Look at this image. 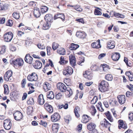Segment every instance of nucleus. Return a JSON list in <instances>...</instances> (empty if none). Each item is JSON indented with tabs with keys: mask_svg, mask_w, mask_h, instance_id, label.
I'll use <instances>...</instances> for the list:
<instances>
[{
	"mask_svg": "<svg viewBox=\"0 0 133 133\" xmlns=\"http://www.w3.org/2000/svg\"><path fill=\"white\" fill-rule=\"evenodd\" d=\"M44 107L46 110L50 113H52L53 111L52 106L50 105L48 103H46L44 105Z\"/></svg>",
	"mask_w": 133,
	"mask_h": 133,
	"instance_id": "obj_12",
	"label": "nucleus"
},
{
	"mask_svg": "<svg viewBox=\"0 0 133 133\" xmlns=\"http://www.w3.org/2000/svg\"><path fill=\"white\" fill-rule=\"evenodd\" d=\"M105 125H103L102 126L106 128H108V129L110 130V127L111 124L107 121L106 123H105Z\"/></svg>",
	"mask_w": 133,
	"mask_h": 133,
	"instance_id": "obj_51",
	"label": "nucleus"
},
{
	"mask_svg": "<svg viewBox=\"0 0 133 133\" xmlns=\"http://www.w3.org/2000/svg\"><path fill=\"white\" fill-rule=\"evenodd\" d=\"M60 119L59 115L57 113H55L51 117V119L53 122H55L59 120Z\"/></svg>",
	"mask_w": 133,
	"mask_h": 133,
	"instance_id": "obj_9",
	"label": "nucleus"
},
{
	"mask_svg": "<svg viewBox=\"0 0 133 133\" xmlns=\"http://www.w3.org/2000/svg\"><path fill=\"white\" fill-rule=\"evenodd\" d=\"M27 96V94L26 93H24L23 95L22 98V100H24L26 99Z\"/></svg>",
	"mask_w": 133,
	"mask_h": 133,
	"instance_id": "obj_63",
	"label": "nucleus"
},
{
	"mask_svg": "<svg viewBox=\"0 0 133 133\" xmlns=\"http://www.w3.org/2000/svg\"><path fill=\"white\" fill-rule=\"evenodd\" d=\"M128 118L130 120H132L133 119V113H131L129 114Z\"/></svg>",
	"mask_w": 133,
	"mask_h": 133,
	"instance_id": "obj_62",
	"label": "nucleus"
},
{
	"mask_svg": "<svg viewBox=\"0 0 133 133\" xmlns=\"http://www.w3.org/2000/svg\"><path fill=\"white\" fill-rule=\"evenodd\" d=\"M34 16L36 17H38L41 15L40 9H34Z\"/></svg>",
	"mask_w": 133,
	"mask_h": 133,
	"instance_id": "obj_27",
	"label": "nucleus"
},
{
	"mask_svg": "<svg viewBox=\"0 0 133 133\" xmlns=\"http://www.w3.org/2000/svg\"><path fill=\"white\" fill-rule=\"evenodd\" d=\"M59 124L57 123H54L53 124L52 128L54 132L56 133L58 131L59 128Z\"/></svg>",
	"mask_w": 133,
	"mask_h": 133,
	"instance_id": "obj_24",
	"label": "nucleus"
},
{
	"mask_svg": "<svg viewBox=\"0 0 133 133\" xmlns=\"http://www.w3.org/2000/svg\"><path fill=\"white\" fill-rule=\"evenodd\" d=\"M73 71V69L71 67L67 66L65 68V69L63 71V73L64 75L68 76L71 75Z\"/></svg>",
	"mask_w": 133,
	"mask_h": 133,
	"instance_id": "obj_3",
	"label": "nucleus"
},
{
	"mask_svg": "<svg viewBox=\"0 0 133 133\" xmlns=\"http://www.w3.org/2000/svg\"><path fill=\"white\" fill-rule=\"evenodd\" d=\"M84 76L89 79H91L92 78V74L88 71H86L84 74Z\"/></svg>",
	"mask_w": 133,
	"mask_h": 133,
	"instance_id": "obj_19",
	"label": "nucleus"
},
{
	"mask_svg": "<svg viewBox=\"0 0 133 133\" xmlns=\"http://www.w3.org/2000/svg\"><path fill=\"white\" fill-rule=\"evenodd\" d=\"M33 59L32 57L30 56L29 54H26L24 58L25 61L27 63L30 64H31L32 63Z\"/></svg>",
	"mask_w": 133,
	"mask_h": 133,
	"instance_id": "obj_13",
	"label": "nucleus"
},
{
	"mask_svg": "<svg viewBox=\"0 0 133 133\" xmlns=\"http://www.w3.org/2000/svg\"><path fill=\"white\" fill-rule=\"evenodd\" d=\"M13 17L16 19H18L19 18V15L17 13H14L12 14Z\"/></svg>",
	"mask_w": 133,
	"mask_h": 133,
	"instance_id": "obj_52",
	"label": "nucleus"
},
{
	"mask_svg": "<svg viewBox=\"0 0 133 133\" xmlns=\"http://www.w3.org/2000/svg\"><path fill=\"white\" fill-rule=\"evenodd\" d=\"M4 93L6 94H8L9 90L8 89V86L7 85L5 84L4 86Z\"/></svg>",
	"mask_w": 133,
	"mask_h": 133,
	"instance_id": "obj_40",
	"label": "nucleus"
},
{
	"mask_svg": "<svg viewBox=\"0 0 133 133\" xmlns=\"http://www.w3.org/2000/svg\"><path fill=\"white\" fill-rule=\"evenodd\" d=\"M98 99L96 96H94L91 100V103L92 104H95L97 101Z\"/></svg>",
	"mask_w": 133,
	"mask_h": 133,
	"instance_id": "obj_45",
	"label": "nucleus"
},
{
	"mask_svg": "<svg viewBox=\"0 0 133 133\" xmlns=\"http://www.w3.org/2000/svg\"><path fill=\"white\" fill-rule=\"evenodd\" d=\"M47 97L50 99H52L54 97V94L52 91H50L47 92Z\"/></svg>",
	"mask_w": 133,
	"mask_h": 133,
	"instance_id": "obj_32",
	"label": "nucleus"
},
{
	"mask_svg": "<svg viewBox=\"0 0 133 133\" xmlns=\"http://www.w3.org/2000/svg\"><path fill=\"white\" fill-rule=\"evenodd\" d=\"M91 46L94 48H101V46L100 44L99 40H98L96 42L92 43Z\"/></svg>",
	"mask_w": 133,
	"mask_h": 133,
	"instance_id": "obj_23",
	"label": "nucleus"
},
{
	"mask_svg": "<svg viewBox=\"0 0 133 133\" xmlns=\"http://www.w3.org/2000/svg\"><path fill=\"white\" fill-rule=\"evenodd\" d=\"M52 15L49 14H46L44 17V19L45 20L48 22H51L52 19Z\"/></svg>",
	"mask_w": 133,
	"mask_h": 133,
	"instance_id": "obj_28",
	"label": "nucleus"
},
{
	"mask_svg": "<svg viewBox=\"0 0 133 133\" xmlns=\"http://www.w3.org/2000/svg\"><path fill=\"white\" fill-rule=\"evenodd\" d=\"M40 125H42L44 127H46L47 125V123L46 122L43 121H41L40 123Z\"/></svg>",
	"mask_w": 133,
	"mask_h": 133,
	"instance_id": "obj_58",
	"label": "nucleus"
},
{
	"mask_svg": "<svg viewBox=\"0 0 133 133\" xmlns=\"http://www.w3.org/2000/svg\"><path fill=\"white\" fill-rule=\"evenodd\" d=\"M43 88L45 91L46 92L51 89V85L49 83L45 82L43 84Z\"/></svg>",
	"mask_w": 133,
	"mask_h": 133,
	"instance_id": "obj_20",
	"label": "nucleus"
},
{
	"mask_svg": "<svg viewBox=\"0 0 133 133\" xmlns=\"http://www.w3.org/2000/svg\"><path fill=\"white\" fill-rule=\"evenodd\" d=\"M38 78L37 75L35 72L32 73L31 75H29L27 77L28 80L30 81H36Z\"/></svg>",
	"mask_w": 133,
	"mask_h": 133,
	"instance_id": "obj_5",
	"label": "nucleus"
},
{
	"mask_svg": "<svg viewBox=\"0 0 133 133\" xmlns=\"http://www.w3.org/2000/svg\"><path fill=\"white\" fill-rule=\"evenodd\" d=\"M69 57L70 63L72 66H73L76 65V60L74 56L72 55H70Z\"/></svg>",
	"mask_w": 133,
	"mask_h": 133,
	"instance_id": "obj_10",
	"label": "nucleus"
},
{
	"mask_svg": "<svg viewBox=\"0 0 133 133\" xmlns=\"http://www.w3.org/2000/svg\"><path fill=\"white\" fill-rule=\"evenodd\" d=\"M15 119L17 121L20 120L23 118V115L22 113L19 111H17L14 114Z\"/></svg>",
	"mask_w": 133,
	"mask_h": 133,
	"instance_id": "obj_6",
	"label": "nucleus"
},
{
	"mask_svg": "<svg viewBox=\"0 0 133 133\" xmlns=\"http://www.w3.org/2000/svg\"><path fill=\"white\" fill-rule=\"evenodd\" d=\"M82 124H80L78 126L77 130L79 132H81L82 129Z\"/></svg>",
	"mask_w": 133,
	"mask_h": 133,
	"instance_id": "obj_64",
	"label": "nucleus"
},
{
	"mask_svg": "<svg viewBox=\"0 0 133 133\" xmlns=\"http://www.w3.org/2000/svg\"><path fill=\"white\" fill-rule=\"evenodd\" d=\"M33 110L32 108L29 106L28 107L27 109V114L29 115L32 113Z\"/></svg>",
	"mask_w": 133,
	"mask_h": 133,
	"instance_id": "obj_43",
	"label": "nucleus"
},
{
	"mask_svg": "<svg viewBox=\"0 0 133 133\" xmlns=\"http://www.w3.org/2000/svg\"><path fill=\"white\" fill-rule=\"evenodd\" d=\"M26 80L25 79H23L22 81L21 84L22 86L23 87H25V84L26 83Z\"/></svg>",
	"mask_w": 133,
	"mask_h": 133,
	"instance_id": "obj_60",
	"label": "nucleus"
},
{
	"mask_svg": "<svg viewBox=\"0 0 133 133\" xmlns=\"http://www.w3.org/2000/svg\"><path fill=\"white\" fill-rule=\"evenodd\" d=\"M105 78L106 79L109 81H111L113 79L112 76L110 74L107 75Z\"/></svg>",
	"mask_w": 133,
	"mask_h": 133,
	"instance_id": "obj_37",
	"label": "nucleus"
},
{
	"mask_svg": "<svg viewBox=\"0 0 133 133\" xmlns=\"http://www.w3.org/2000/svg\"><path fill=\"white\" fill-rule=\"evenodd\" d=\"M50 27V24L46 22L43 24L42 28L43 29L46 30L49 29Z\"/></svg>",
	"mask_w": 133,
	"mask_h": 133,
	"instance_id": "obj_35",
	"label": "nucleus"
},
{
	"mask_svg": "<svg viewBox=\"0 0 133 133\" xmlns=\"http://www.w3.org/2000/svg\"><path fill=\"white\" fill-rule=\"evenodd\" d=\"M79 45L77 44L72 43L69 47V49L71 50H76L79 47Z\"/></svg>",
	"mask_w": 133,
	"mask_h": 133,
	"instance_id": "obj_33",
	"label": "nucleus"
},
{
	"mask_svg": "<svg viewBox=\"0 0 133 133\" xmlns=\"http://www.w3.org/2000/svg\"><path fill=\"white\" fill-rule=\"evenodd\" d=\"M118 101L120 104H124L126 101L125 96V95H122L117 96Z\"/></svg>",
	"mask_w": 133,
	"mask_h": 133,
	"instance_id": "obj_15",
	"label": "nucleus"
},
{
	"mask_svg": "<svg viewBox=\"0 0 133 133\" xmlns=\"http://www.w3.org/2000/svg\"><path fill=\"white\" fill-rule=\"evenodd\" d=\"M37 102L40 105H42L44 103V100L43 98V95L40 94L38 96Z\"/></svg>",
	"mask_w": 133,
	"mask_h": 133,
	"instance_id": "obj_21",
	"label": "nucleus"
},
{
	"mask_svg": "<svg viewBox=\"0 0 133 133\" xmlns=\"http://www.w3.org/2000/svg\"><path fill=\"white\" fill-rule=\"evenodd\" d=\"M89 108L91 115L93 116H94L96 112V110L94 106L93 105H92L89 107Z\"/></svg>",
	"mask_w": 133,
	"mask_h": 133,
	"instance_id": "obj_30",
	"label": "nucleus"
},
{
	"mask_svg": "<svg viewBox=\"0 0 133 133\" xmlns=\"http://www.w3.org/2000/svg\"><path fill=\"white\" fill-rule=\"evenodd\" d=\"M11 125L12 123L10 119H7L4 120V125L5 129L7 130L10 129L11 128Z\"/></svg>",
	"mask_w": 133,
	"mask_h": 133,
	"instance_id": "obj_7",
	"label": "nucleus"
},
{
	"mask_svg": "<svg viewBox=\"0 0 133 133\" xmlns=\"http://www.w3.org/2000/svg\"><path fill=\"white\" fill-rule=\"evenodd\" d=\"M12 61L14 65H18L19 66H22L23 64V61L22 59H17L13 60Z\"/></svg>",
	"mask_w": 133,
	"mask_h": 133,
	"instance_id": "obj_11",
	"label": "nucleus"
},
{
	"mask_svg": "<svg viewBox=\"0 0 133 133\" xmlns=\"http://www.w3.org/2000/svg\"><path fill=\"white\" fill-rule=\"evenodd\" d=\"M91 118L87 115H84L82 116V122L84 123H86L91 120Z\"/></svg>",
	"mask_w": 133,
	"mask_h": 133,
	"instance_id": "obj_17",
	"label": "nucleus"
},
{
	"mask_svg": "<svg viewBox=\"0 0 133 133\" xmlns=\"http://www.w3.org/2000/svg\"><path fill=\"white\" fill-rule=\"evenodd\" d=\"M28 103L30 104H33L34 103V100L33 98H30L27 102Z\"/></svg>",
	"mask_w": 133,
	"mask_h": 133,
	"instance_id": "obj_53",
	"label": "nucleus"
},
{
	"mask_svg": "<svg viewBox=\"0 0 133 133\" xmlns=\"http://www.w3.org/2000/svg\"><path fill=\"white\" fill-rule=\"evenodd\" d=\"M6 48L5 45L2 46V47H0V54H2L5 52Z\"/></svg>",
	"mask_w": 133,
	"mask_h": 133,
	"instance_id": "obj_38",
	"label": "nucleus"
},
{
	"mask_svg": "<svg viewBox=\"0 0 133 133\" xmlns=\"http://www.w3.org/2000/svg\"><path fill=\"white\" fill-rule=\"evenodd\" d=\"M31 44V40L30 39L28 38L25 41V45L26 46H29Z\"/></svg>",
	"mask_w": 133,
	"mask_h": 133,
	"instance_id": "obj_47",
	"label": "nucleus"
},
{
	"mask_svg": "<svg viewBox=\"0 0 133 133\" xmlns=\"http://www.w3.org/2000/svg\"><path fill=\"white\" fill-rule=\"evenodd\" d=\"M33 65L35 68L39 69L41 68L42 64L41 62L39 61L36 60Z\"/></svg>",
	"mask_w": 133,
	"mask_h": 133,
	"instance_id": "obj_18",
	"label": "nucleus"
},
{
	"mask_svg": "<svg viewBox=\"0 0 133 133\" xmlns=\"http://www.w3.org/2000/svg\"><path fill=\"white\" fill-rule=\"evenodd\" d=\"M108 121H107V120L105 119L104 118L103 119L101 122H100V124L101 125H102V126H103V125H105V123H106V122Z\"/></svg>",
	"mask_w": 133,
	"mask_h": 133,
	"instance_id": "obj_57",
	"label": "nucleus"
},
{
	"mask_svg": "<svg viewBox=\"0 0 133 133\" xmlns=\"http://www.w3.org/2000/svg\"><path fill=\"white\" fill-rule=\"evenodd\" d=\"M13 23V22L10 19L9 20H8L7 23L6 24V25L11 26L12 25Z\"/></svg>",
	"mask_w": 133,
	"mask_h": 133,
	"instance_id": "obj_50",
	"label": "nucleus"
},
{
	"mask_svg": "<svg viewBox=\"0 0 133 133\" xmlns=\"http://www.w3.org/2000/svg\"><path fill=\"white\" fill-rule=\"evenodd\" d=\"M120 57V55L118 53H113L112 54L111 58L112 60L114 61H117L119 60Z\"/></svg>",
	"mask_w": 133,
	"mask_h": 133,
	"instance_id": "obj_16",
	"label": "nucleus"
},
{
	"mask_svg": "<svg viewBox=\"0 0 133 133\" xmlns=\"http://www.w3.org/2000/svg\"><path fill=\"white\" fill-rule=\"evenodd\" d=\"M37 46L39 48L41 49H43L45 48V46L42 43H39L37 45Z\"/></svg>",
	"mask_w": 133,
	"mask_h": 133,
	"instance_id": "obj_49",
	"label": "nucleus"
},
{
	"mask_svg": "<svg viewBox=\"0 0 133 133\" xmlns=\"http://www.w3.org/2000/svg\"><path fill=\"white\" fill-rule=\"evenodd\" d=\"M58 44L55 42H54L52 45V48L53 49L55 50L57 49L58 46Z\"/></svg>",
	"mask_w": 133,
	"mask_h": 133,
	"instance_id": "obj_48",
	"label": "nucleus"
},
{
	"mask_svg": "<svg viewBox=\"0 0 133 133\" xmlns=\"http://www.w3.org/2000/svg\"><path fill=\"white\" fill-rule=\"evenodd\" d=\"M124 61L125 62L127 66H131V64L130 63L129 64L128 63V59L126 57H124Z\"/></svg>",
	"mask_w": 133,
	"mask_h": 133,
	"instance_id": "obj_56",
	"label": "nucleus"
},
{
	"mask_svg": "<svg viewBox=\"0 0 133 133\" xmlns=\"http://www.w3.org/2000/svg\"><path fill=\"white\" fill-rule=\"evenodd\" d=\"M62 95L61 93H59L57 94L55 96V98L56 99H60L62 97Z\"/></svg>",
	"mask_w": 133,
	"mask_h": 133,
	"instance_id": "obj_55",
	"label": "nucleus"
},
{
	"mask_svg": "<svg viewBox=\"0 0 133 133\" xmlns=\"http://www.w3.org/2000/svg\"><path fill=\"white\" fill-rule=\"evenodd\" d=\"M58 18H61L63 21H64L65 19L64 15L63 14H60L59 13L55 15L54 16V20H56Z\"/></svg>",
	"mask_w": 133,
	"mask_h": 133,
	"instance_id": "obj_22",
	"label": "nucleus"
},
{
	"mask_svg": "<svg viewBox=\"0 0 133 133\" xmlns=\"http://www.w3.org/2000/svg\"><path fill=\"white\" fill-rule=\"evenodd\" d=\"M98 9H99L101 10V9H95V10L94 11V14L95 15H101L102 14V13Z\"/></svg>",
	"mask_w": 133,
	"mask_h": 133,
	"instance_id": "obj_44",
	"label": "nucleus"
},
{
	"mask_svg": "<svg viewBox=\"0 0 133 133\" xmlns=\"http://www.w3.org/2000/svg\"><path fill=\"white\" fill-rule=\"evenodd\" d=\"M81 59L80 61L78 62V64L79 65H82V64L84 62V57H81Z\"/></svg>",
	"mask_w": 133,
	"mask_h": 133,
	"instance_id": "obj_54",
	"label": "nucleus"
},
{
	"mask_svg": "<svg viewBox=\"0 0 133 133\" xmlns=\"http://www.w3.org/2000/svg\"><path fill=\"white\" fill-rule=\"evenodd\" d=\"M96 106L98 110L101 112L103 111H104V109L101 103L99 102Z\"/></svg>",
	"mask_w": 133,
	"mask_h": 133,
	"instance_id": "obj_36",
	"label": "nucleus"
},
{
	"mask_svg": "<svg viewBox=\"0 0 133 133\" xmlns=\"http://www.w3.org/2000/svg\"><path fill=\"white\" fill-rule=\"evenodd\" d=\"M115 43L113 40L109 41L107 43V48L109 49H112L115 47Z\"/></svg>",
	"mask_w": 133,
	"mask_h": 133,
	"instance_id": "obj_14",
	"label": "nucleus"
},
{
	"mask_svg": "<svg viewBox=\"0 0 133 133\" xmlns=\"http://www.w3.org/2000/svg\"><path fill=\"white\" fill-rule=\"evenodd\" d=\"M57 53L60 55H64L65 54V50L63 48H60L57 50Z\"/></svg>",
	"mask_w": 133,
	"mask_h": 133,
	"instance_id": "obj_34",
	"label": "nucleus"
},
{
	"mask_svg": "<svg viewBox=\"0 0 133 133\" xmlns=\"http://www.w3.org/2000/svg\"><path fill=\"white\" fill-rule=\"evenodd\" d=\"M76 21L83 24H84V21L83 18L76 19Z\"/></svg>",
	"mask_w": 133,
	"mask_h": 133,
	"instance_id": "obj_61",
	"label": "nucleus"
},
{
	"mask_svg": "<svg viewBox=\"0 0 133 133\" xmlns=\"http://www.w3.org/2000/svg\"><path fill=\"white\" fill-rule=\"evenodd\" d=\"M64 119L66 122L67 123H69V121L71 120V118L70 116L68 115L65 117Z\"/></svg>",
	"mask_w": 133,
	"mask_h": 133,
	"instance_id": "obj_46",
	"label": "nucleus"
},
{
	"mask_svg": "<svg viewBox=\"0 0 133 133\" xmlns=\"http://www.w3.org/2000/svg\"><path fill=\"white\" fill-rule=\"evenodd\" d=\"M102 66L103 70L104 72H107L109 71V68L107 65H102Z\"/></svg>",
	"mask_w": 133,
	"mask_h": 133,
	"instance_id": "obj_42",
	"label": "nucleus"
},
{
	"mask_svg": "<svg viewBox=\"0 0 133 133\" xmlns=\"http://www.w3.org/2000/svg\"><path fill=\"white\" fill-rule=\"evenodd\" d=\"M96 126L95 124L91 123L88 124L87 128L89 130L92 131L95 128Z\"/></svg>",
	"mask_w": 133,
	"mask_h": 133,
	"instance_id": "obj_26",
	"label": "nucleus"
},
{
	"mask_svg": "<svg viewBox=\"0 0 133 133\" xmlns=\"http://www.w3.org/2000/svg\"><path fill=\"white\" fill-rule=\"evenodd\" d=\"M125 74L128 77L130 81H133V74L132 72L127 71L126 72Z\"/></svg>",
	"mask_w": 133,
	"mask_h": 133,
	"instance_id": "obj_29",
	"label": "nucleus"
},
{
	"mask_svg": "<svg viewBox=\"0 0 133 133\" xmlns=\"http://www.w3.org/2000/svg\"><path fill=\"white\" fill-rule=\"evenodd\" d=\"M13 36V34L11 32H9L6 33L4 35L5 41L8 42H10L12 39Z\"/></svg>",
	"mask_w": 133,
	"mask_h": 133,
	"instance_id": "obj_4",
	"label": "nucleus"
},
{
	"mask_svg": "<svg viewBox=\"0 0 133 133\" xmlns=\"http://www.w3.org/2000/svg\"><path fill=\"white\" fill-rule=\"evenodd\" d=\"M106 55V54L105 53L102 54H100L98 56V58L99 59H101Z\"/></svg>",
	"mask_w": 133,
	"mask_h": 133,
	"instance_id": "obj_59",
	"label": "nucleus"
},
{
	"mask_svg": "<svg viewBox=\"0 0 133 133\" xmlns=\"http://www.w3.org/2000/svg\"><path fill=\"white\" fill-rule=\"evenodd\" d=\"M57 87L58 89L62 92H64L67 89L66 86L63 83H58L57 84Z\"/></svg>",
	"mask_w": 133,
	"mask_h": 133,
	"instance_id": "obj_8",
	"label": "nucleus"
},
{
	"mask_svg": "<svg viewBox=\"0 0 133 133\" xmlns=\"http://www.w3.org/2000/svg\"><path fill=\"white\" fill-rule=\"evenodd\" d=\"M12 72L11 70H8L6 71L4 75V80L6 81H13V79L12 76Z\"/></svg>",
	"mask_w": 133,
	"mask_h": 133,
	"instance_id": "obj_2",
	"label": "nucleus"
},
{
	"mask_svg": "<svg viewBox=\"0 0 133 133\" xmlns=\"http://www.w3.org/2000/svg\"><path fill=\"white\" fill-rule=\"evenodd\" d=\"M114 15L115 17L117 18H124V15L122 14H120L119 13H114Z\"/></svg>",
	"mask_w": 133,
	"mask_h": 133,
	"instance_id": "obj_41",
	"label": "nucleus"
},
{
	"mask_svg": "<svg viewBox=\"0 0 133 133\" xmlns=\"http://www.w3.org/2000/svg\"><path fill=\"white\" fill-rule=\"evenodd\" d=\"M68 61H65L64 60V57L63 56H61L60 58V61L59 62V63L61 64H65Z\"/></svg>",
	"mask_w": 133,
	"mask_h": 133,
	"instance_id": "obj_39",
	"label": "nucleus"
},
{
	"mask_svg": "<svg viewBox=\"0 0 133 133\" xmlns=\"http://www.w3.org/2000/svg\"><path fill=\"white\" fill-rule=\"evenodd\" d=\"M109 84L106 81H102L99 83L98 86L99 90L102 92H104L107 91L108 89Z\"/></svg>",
	"mask_w": 133,
	"mask_h": 133,
	"instance_id": "obj_1",
	"label": "nucleus"
},
{
	"mask_svg": "<svg viewBox=\"0 0 133 133\" xmlns=\"http://www.w3.org/2000/svg\"><path fill=\"white\" fill-rule=\"evenodd\" d=\"M76 35L79 38H84L86 36V34L84 32H77Z\"/></svg>",
	"mask_w": 133,
	"mask_h": 133,
	"instance_id": "obj_25",
	"label": "nucleus"
},
{
	"mask_svg": "<svg viewBox=\"0 0 133 133\" xmlns=\"http://www.w3.org/2000/svg\"><path fill=\"white\" fill-rule=\"evenodd\" d=\"M65 92L66 95L68 96V97H70L71 96L72 94V90L69 87H67V89Z\"/></svg>",
	"mask_w": 133,
	"mask_h": 133,
	"instance_id": "obj_31",
	"label": "nucleus"
}]
</instances>
